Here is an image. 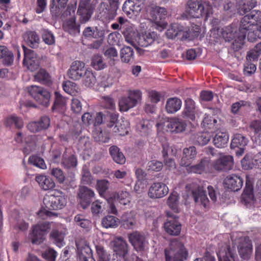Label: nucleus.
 <instances>
[{"mask_svg":"<svg viewBox=\"0 0 261 261\" xmlns=\"http://www.w3.org/2000/svg\"><path fill=\"white\" fill-rule=\"evenodd\" d=\"M186 11L193 17H204L207 20L213 13V7L208 1L189 0L187 3Z\"/></svg>","mask_w":261,"mask_h":261,"instance_id":"f257e3e1","label":"nucleus"},{"mask_svg":"<svg viewBox=\"0 0 261 261\" xmlns=\"http://www.w3.org/2000/svg\"><path fill=\"white\" fill-rule=\"evenodd\" d=\"M166 261H185L189 252L184 243L178 239L171 241L169 248L164 250Z\"/></svg>","mask_w":261,"mask_h":261,"instance_id":"f03ea898","label":"nucleus"},{"mask_svg":"<svg viewBox=\"0 0 261 261\" xmlns=\"http://www.w3.org/2000/svg\"><path fill=\"white\" fill-rule=\"evenodd\" d=\"M67 203L65 195L59 190H55L53 194L46 195L43 199V203L49 210H58L63 208Z\"/></svg>","mask_w":261,"mask_h":261,"instance_id":"7ed1b4c3","label":"nucleus"},{"mask_svg":"<svg viewBox=\"0 0 261 261\" xmlns=\"http://www.w3.org/2000/svg\"><path fill=\"white\" fill-rule=\"evenodd\" d=\"M187 192L190 193L194 202L204 208L209 205V200L207 198L206 191L203 188L195 182L188 184L186 186Z\"/></svg>","mask_w":261,"mask_h":261,"instance_id":"20e7f679","label":"nucleus"},{"mask_svg":"<svg viewBox=\"0 0 261 261\" xmlns=\"http://www.w3.org/2000/svg\"><path fill=\"white\" fill-rule=\"evenodd\" d=\"M254 28L261 34V11L253 10L245 15L241 20V30H249Z\"/></svg>","mask_w":261,"mask_h":261,"instance_id":"39448f33","label":"nucleus"},{"mask_svg":"<svg viewBox=\"0 0 261 261\" xmlns=\"http://www.w3.org/2000/svg\"><path fill=\"white\" fill-rule=\"evenodd\" d=\"M51 223L48 222H39L32 227V242L39 244L45 239V237L51 228Z\"/></svg>","mask_w":261,"mask_h":261,"instance_id":"423d86ee","label":"nucleus"},{"mask_svg":"<svg viewBox=\"0 0 261 261\" xmlns=\"http://www.w3.org/2000/svg\"><path fill=\"white\" fill-rule=\"evenodd\" d=\"M109 5L102 2L99 5L100 18L106 21L113 20L117 15L119 8L118 0H108Z\"/></svg>","mask_w":261,"mask_h":261,"instance_id":"0eeeda50","label":"nucleus"},{"mask_svg":"<svg viewBox=\"0 0 261 261\" xmlns=\"http://www.w3.org/2000/svg\"><path fill=\"white\" fill-rule=\"evenodd\" d=\"M28 89L29 94L39 104L45 107L48 106L50 94L47 90L35 85L31 86Z\"/></svg>","mask_w":261,"mask_h":261,"instance_id":"6e6552de","label":"nucleus"},{"mask_svg":"<svg viewBox=\"0 0 261 261\" xmlns=\"http://www.w3.org/2000/svg\"><path fill=\"white\" fill-rule=\"evenodd\" d=\"M238 253L243 259H248L252 253V242L247 236L242 237L235 240Z\"/></svg>","mask_w":261,"mask_h":261,"instance_id":"1a4fd4ad","label":"nucleus"},{"mask_svg":"<svg viewBox=\"0 0 261 261\" xmlns=\"http://www.w3.org/2000/svg\"><path fill=\"white\" fill-rule=\"evenodd\" d=\"M217 256L219 261H236L238 257L235 247L227 243L219 246Z\"/></svg>","mask_w":261,"mask_h":261,"instance_id":"9d476101","label":"nucleus"},{"mask_svg":"<svg viewBox=\"0 0 261 261\" xmlns=\"http://www.w3.org/2000/svg\"><path fill=\"white\" fill-rule=\"evenodd\" d=\"M24 52L23 63L28 69L33 71L37 69L40 65L39 59L37 54L32 49H29L22 45Z\"/></svg>","mask_w":261,"mask_h":261,"instance_id":"9b49d317","label":"nucleus"},{"mask_svg":"<svg viewBox=\"0 0 261 261\" xmlns=\"http://www.w3.org/2000/svg\"><path fill=\"white\" fill-rule=\"evenodd\" d=\"M151 17L154 23L161 29H165L168 23L165 19L167 15V11L165 8L155 6L151 11Z\"/></svg>","mask_w":261,"mask_h":261,"instance_id":"f8f14e48","label":"nucleus"},{"mask_svg":"<svg viewBox=\"0 0 261 261\" xmlns=\"http://www.w3.org/2000/svg\"><path fill=\"white\" fill-rule=\"evenodd\" d=\"M118 115L115 113L98 112L96 113L93 124L98 125L103 123L108 127H112L118 120Z\"/></svg>","mask_w":261,"mask_h":261,"instance_id":"ddd939ff","label":"nucleus"},{"mask_svg":"<svg viewBox=\"0 0 261 261\" xmlns=\"http://www.w3.org/2000/svg\"><path fill=\"white\" fill-rule=\"evenodd\" d=\"M169 192L168 187L164 183L156 182L153 183L148 191V196L152 199L161 198Z\"/></svg>","mask_w":261,"mask_h":261,"instance_id":"4468645a","label":"nucleus"},{"mask_svg":"<svg viewBox=\"0 0 261 261\" xmlns=\"http://www.w3.org/2000/svg\"><path fill=\"white\" fill-rule=\"evenodd\" d=\"M233 165V159L230 155H223L214 161L213 168L219 171H227L232 169Z\"/></svg>","mask_w":261,"mask_h":261,"instance_id":"2eb2a0df","label":"nucleus"},{"mask_svg":"<svg viewBox=\"0 0 261 261\" xmlns=\"http://www.w3.org/2000/svg\"><path fill=\"white\" fill-rule=\"evenodd\" d=\"M223 184L225 188L231 191H239L243 185V178L235 174L227 175L224 179Z\"/></svg>","mask_w":261,"mask_h":261,"instance_id":"dca6fc26","label":"nucleus"},{"mask_svg":"<svg viewBox=\"0 0 261 261\" xmlns=\"http://www.w3.org/2000/svg\"><path fill=\"white\" fill-rule=\"evenodd\" d=\"M86 70L84 63L75 61L72 63L68 71V76L73 80H79L83 76Z\"/></svg>","mask_w":261,"mask_h":261,"instance_id":"f3484780","label":"nucleus"},{"mask_svg":"<svg viewBox=\"0 0 261 261\" xmlns=\"http://www.w3.org/2000/svg\"><path fill=\"white\" fill-rule=\"evenodd\" d=\"M164 228L169 235L177 236L180 233L181 225L178 221L177 218L169 217L164 223Z\"/></svg>","mask_w":261,"mask_h":261,"instance_id":"a211bd4d","label":"nucleus"},{"mask_svg":"<svg viewBox=\"0 0 261 261\" xmlns=\"http://www.w3.org/2000/svg\"><path fill=\"white\" fill-rule=\"evenodd\" d=\"M94 196V193L93 190L85 186L80 188L78 197L80 204L84 209L89 206Z\"/></svg>","mask_w":261,"mask_h":261,"instance_id":"6ab92c4d","label":"nucleus"},{"mask_svg":"<svg viewBox=\"0 0 261 261\" xmlns=\"http://www.w3.org/2000/svg\"><path fill=\"white\" fill-rule=\"evenodd\" d=\"M197 152L194 146L185 148L183 149L182 156L180 162L181 166L188 167L191 165L195 160Z\"/></svg>","mask_w":261,"mask_h":261,"instance_id":"aec40b11","label":"nucleus"},{"mask_svg":"<svg viewBox=\"0 0 261 261\" xmlns=\"http://www.w3.org/2000/svg\"><path fill=\"white\" fill-rule=\"evenodd\" d=\"M128 240L137 251L144 249L145 238L143 234L138 231H134L128 235Z\"/></svg>","mask_w":261,"mask_h":261,"instance_id":"412c9836","label":"nucleus"},{"mask_svg":"<svg viewBox=\"0 0 261 261\" xmlns=\"http://www.w3.org/2000/svg\"><path fill=\"white\" fill-rule=\"evenodd\" d=\"M158 38L157 34L154 32L139 34L136 39L138 45L141 47H147L151 45Z\"/></svg>","mask_w":261,"mask_h":261,"instance_id":"4be33fe9","label":"nucleus"},{"mask_svg":"<svg viewBox=\"0 0 261 261\" xmlns=\"http://www.w3.org/2000/svg\"><path fill=\"white\" fill-rule=\"evenodd\" d=\"M248 139L241 134H237L234 135L232 139L230 147L231 148H239L237 154L242 155L244 152V147L247 144Z\"/></svg>","mask_w":261,"mask_h":261,"instance_id":"5701e85b","label":"nucleus"},{"mask_svg":"<svg viewBox=\"0 0 261 261\" xmlns=\"http://www.w3.org/2000/svg\"><path fill=\"white\" fill-rule=\"evenodd\" d=\"M143 5L134 3L132 1H126L122 7V10L127 16L138 15L140 12Z\"/></svg>","mask_w":261,"mask_h":261,"instance_id":"b1692460","label":"nucleus"},{"mask_svg":"<svg viewBox=\"0 0 261 261\" xmlns=\"http://www.w3.org/2000/svg\"><path fill=\"white\" fill-rule=\"evenodd\" d=\"M237 31L236 28L229 25L221 29H218L217 32L218 34L223 38L225 41L230 42L235 38L237 35Z\"/></svg>","mask_w":261,"mask_h":261,"instance_id":"393cba45","label":"nucleus"},{"mask_svg":"<svg viewBox=\"0 0 261 261\" xmlns=\"http://www.w3.org/2000/svg\"><path fill=\"white\" fill-rule=\"evenodd\" d=\"M166 126L171 132L179 133L185 130L187 124L181 119L174 118L169 121Z\"/></svg>","mask_w":261,"mask_h":261,"instance_id":"a878e982","label":"nucleus"},{"mask_svg":"<svg viewBox=\"0 0 261 261\" xmlns=\"http://www.w3.org/2000/svg\"><path fill=\"white\" fill-rule=\"evenodd\" d=\"M36 181L40 187L44 191L53 189L55 187L54 180L48 176L43 175H38L35 177Z\"/></svg>","mask_w":261,"mask_h":261,"instance_id":"bb28decb","label":"nucleus"},{"mask_svg":"<svg viewBox=\"0 0 261 261\" xmlns=\"http://www.w3.org/2000/svg\"><path fill=\"white\" fill-rule=\"evenodd\" d=\"M0 59L2 60L3 65L10 66L13 63V54L6 46L0 45Z\"/></svg>","mask_w":261,"mask_h":261,"instance_id":"cd10ccee","label":"nucleus"},{"mask_svg":"<svg viewBox=\"0 0 261 261\" xmlns=\"http://www.w3.org/2000/svg\"><path fill=\"white\" fill-rule=\"evenodd\" d=\"M35 81L40 84L50 86L53 83L51 76L44 69H40L34 75Z\"/></svg>","mask_w":261,"mask_h":261,"instance_id":"c85d7f7f","label":"nucleus"},{"mask_svg":"<svg viewBox=\"0 0 261 261\" xmlns=\"http://www.w3.org/2000/svg\"><path fill=\"white\" fill-rule=\"evenodd\" d=\"M68 0H51L50 11L53 16H58L66 7Z\"/></svg>","mask_w":261,"mask_h":261,"instance_id":"c756f323","label":"nucleus"},{"mask_svg":"<svg viewBox=\"0 0 261 261\" xmlns=\"http://www.w3.org/2000/svg\"><path fill=\"white\" fill-rule=\"evenodd\" d=\"M91 1V0H81L77 13L80 15H86L87 17H90L93 10Z\"/></svg>","mask_w":261,"mask_h":261,"instance_id":"7c9ffc66","label":"nucleus"},{"mask_svg":"<svg viewBox=\"0 0 261 261\" xmlns=\"http://www.w3.org/2000/svg\"><path fill=\"white\" fill-rule=\"evenodd\" d=\"M65 107L66 99L59 92H55V101L51 107L53 112L62 113Z\"/></svg>","mask_w":261,"mask_h":261,"instance_id":"2f4dec72","label":"nucleus"},{"mask_svg":"<svg viewBox=\"0 0 261 261\" xmlns=\"http://www.w3.org/2000/svg\"><path fill=\"white\" fill-rule=\"evenodd\" d=\"M77 261H95L93 257L92 251L89 246L85 245L79 250Z\"/></svg>","mask_w":261,"mask_h":261,"instance_id":"473e14b6","label":"nucleus"},{"mask_svg":"<svg viewBox=\"0 0 261 261\" xmlns=\"http://www.w3.org/2000/svg\"><path fill=\"white\" fill-rule=\"evenodd\" d=\"M185 107L182 112L184 117H187L191 120L195 119V102L191 98H187L185 101Z\"/></svg>","mask_w":261,"mask_h":261,"instance_id":"72a5a7b5","label":"nucleus"},{"mask_svg":"<svg viewBox=\"0 0 261 261\" xmlns=\"http://www.w3.org/2000/svg\"><path fill=\"white\" fill-rule=\"evenodd\" d=\"M65 31L72 35L80 33V25L76 23L75 17H71L64 23L63 25Z\"/></svg>","mask_w":261,"mask_h":261,"instance_id":"f704fd0d","label":"nucleus"},{"mask_svg":"<svg viewBox=\"0 0 261 261\" xmlns=\"http://www.w3.org/2000/svg\"><path fill=\"white\" fill-rule=\"evenodd\" d=\"M180 99L177 97L169 98L166 104V110L168 113H174L178 111L181 106Z\"/></svg>","mask_w":261,"mask_h":261,"instance_id":"c9c22d12","label":"nucleus"},{"mask_svg":"<svg viewBox=\"0 0 261 261\" xmlns=\"http://www.w3.org/2000/svg\"><path fill=\"white\" fill-rule=\"evenodd\" d=\"M229 136L226 132H218L213 139L214 145L218 148L225 147L228 142Z\"/></svg>","mask_w":261,"mask_h":261,"instance_id":"e433bc0d","label":"nucleus"},{"mask_svg":"<svg viewBox=\"0 0 261 261\" xmlns=\"http://www.w3.org/2000/svg\"><path fill=\"white\" fill-rule=\"evenodd\" d=\"M109 152L115 162L123 164L125 162V158L120 149L117 146L114 145L110 147Z\"/></svg>","mask_w":261,"mask_h":261,"instance_id":"4c0bfd02","label":"nucleus"},{"mask_svg":"<svg viewBox=\"0 0 261 261\" xmlns=\"http://www.w3.org/2000/svg\"><path fill=\"white\" fill-rule=\"evenodd\" d=\"M115 126L113 128L115 133H118L120 136L127 135L129 129V122L127 120H122L121 122L115 123Z\"/></svg>","mask_w":261,"mask_h":261,"instance_id":"58836bf2","label":"nucleus"},{"mask_svg":"<svg viewBox=\"0 0 261 261\" xmlns=\"http://www.w3.org/2000/svg\"><path fill=\"white\" fill-rule=\"evenodd\" d=\"M65 233L58 229H53L49 234L50 240L57 246H63Z\"/></svg>","mask_w":261,"mask_h":261,"instance_id":"ea45409f","label":"nucleus"},{"mask_svg":"<svg viewBox=\"0 0 261 261\" xmlns=\"http://www.w3.org/2000/svg\"><path fill=\"white\" fill-rule=\"evenodd\" d=\"M208 164V160L204 158L201 159L200 162L196 165L193 166L190 165L186 167L187 168L186 169L188 173L201 174L204 171L205 167L207 166Z\"/></svg>","mask_w":261,"mask_h":261,"instance_id":"a19ab883","label":"nucleus"},{"mask_svg":"<svg viewBox=\"0 0 261 261\" xmlns=\"http://www.w3.org/2000/svg\"><path fill=\"white\" fill-rule=\"evenodd\" d=\"M256 5V0H241L239 3L238 10L240 14L243 15L250 11Z\"/></svg>","mask_w":261,"mask_h":261,"instance_id":"79ce46f5","label":"nucleus"},{"mask_svg":"<svg viewBox=\"0 0 261 261\" xmlns=\"http://www.w3.org/2000/svg\"><path fill=\"white\" fill-rule=\"evenodd\" d=\"M83 34L86 38H102L104 36V31L97 27L94 28L87 27L85 29Z\"/></svg>","mask_w":261,"mask_h":261,"instance_id":"37998d69","label":"nucleus"},{"mask_svg":"<svg viewBox=\"0 0 261 261\" xmlns=\"http://www.w3.org/2000/svg\"><path fill=\"white\" fill-rule=\"evenodd\" d=\"M239 31L242 34L241 37H242L243 39H244L247 35V39L249 42H254L258 39L260 38V34L254 28H252L249 30H241L240 24Z\"/></svg>","mask_w":261,"mask_h":261,"instance_id":"c03bdc74","label":"nucleus"},{"mask_svg":"<svg viewBox=\"0 0 261 261\" xmlns=\"http://www.w3.org/2000/svg\"><path fill=\"white\" fill-rule=\"evenodd\" d=\"M113 250L119 256L124 257L128 252L127 244L122 240L116 241L113 247Z\"/></svg>","mask_w":261,"mask_h":261,"instance_id":"a18cd8bd","label":"nucleus"},{"mask_svg":"<svg viewBox=\"0 0 261 261\" xmlns=\"http://www.w3.org/2000/svg\"><path fill=\"white\" fill-rule=\"evenodd\" d=\"M25 40L27 44L32 48L38 47L40 38L36 32L29 31L25 36Z\"/></svg>","mask_w":261,"mask_h":261,"instance_id":"49530a36","label":"nucleus"},{"mask_svg":"<svg viewBox=\"0 0 261 261\" xmlns=\"http://www.w3.org/2000/svg\"><path fill=\"white\" fill-rule=\"evenodd\" d=\"M134 52L133 48L129 46H124L120 51L121 61L125 63H129L134 60Z\"/></svg>","mask_w":261,"mask_h":261,"instance_id":"de8ad7c7","label":"nucleus"},{"mask_svg":"<svg viewBox=\"0 0 261 261\" xmlns=\"http://www.w3.org/2000/svg\"><path fill=\"white\" fill-rule=\"evenodd\" d=\"M136 127L137 130L141 136H146L149 134L152 125L149 120L142 119L137 123Z\"/></svg>","mask_w":261,"mask_h":261,"instance_id":"09e8293b","label":"nucleus"},{"mask_svg":"<svg viewBox=\"0 0 261 261\" xmlns=\"http://www.w3.org/2000/svg\"><path fill=\"white\" fill-rule=\"evenodd\" d=\"M134 100L129 98L128 96H122L119 100V107L120 111L126 112L130 109L136 106L134 105Z\"/></svg>","mask_w":261,"mask_h":261,"instance_id":"8fccbe9b","label":"nucleus"},{"mask_svg":"<svg viewBox=\"0 0 261 261\" xmlns=\"http://www.w3.org/2000/svg\"><path fill=\"white\" fill-rule=\"evenodd\" d=\"M179 195L176 192L170 194L167 199V204L169 207L175 213H178Z\"/></svg>","mask_w":261,"mask_h":261,"instance_id":"3c124183","label":"nucleus"},{"mask_svg":"<svg viewBox=\"0 0 261 261\" xmlns=\"http://www.w3.org/2000/svg\"><path fill=\"white\" fill-rule=\"evenodd\" d=\"M91 66L97 70H102L107 67L102 57L99 55H94L92 57Z\"/></svg>","mask_w":261,"mask_h":261,"instance_id":"603ef678","label":"nucleus"},{"mask_svg":"<svg viewBox=\"0 0 261 261\" xmlns=\"http://www.w3.org/2000/svg\"><path fill=\"white\" fill-rule=\"evenodd\" d=\"M119 220L115 216H107L102 219V225L105 228L116 227L118 225Z\"/></svg>","mask_w":261,"mask_h":261,"instance_id":"864d4df0","label":"nucleus"},{"mask_svg":"<svg viewBox=\"0 0 261 261\" xmlns=\"http://www.w3.org/2000/svg\"><path fill=\"white\" fill-rule=\"evenodd\" d=\"M136 223L134 217L131 214L126 213L122 217V225L125 229H131Z\"/></svg>","mask_w":261,"mask_h":261,"instance_id":"5fc2aeb1","label":"nucleus"},{"mask_svg":"<svg viewBox=\"0 0 261 261\" xmlns=\"http://www.w3.org/2000/svg\"><path fill=\"white\" fill-rule=\"evenodd\" d=\"M62 87L64 91L71 95H76L78 93V87L73 82L69 81H65L63 83Z\"/></svg>","mask_w":261,"mask_h":261,"instance_id":"6e6d98bb","label":"nucleus"},{"mask_svg":"<svg viewBox=\"0 0 261 261\" xmlns=\"http://www.w3.org/2000/svg\"><path fill=\"white\" fill-rule=\"evenodd\" d=\"M7 126H11L13 125L18 129L21 128L23 126V122L21 118L15 116L8 117L5 121Z\"/></svg>","mask_w":261,"mask_h":261,"instance_id":"4d7b16f0","label":"nucleus"},{"mask_svg":"<svg viewBox=\"0 0 261 261\" xmlns=\"http://www.w3.org/2000/svg\"><path fill=\"white\" fill-rule=\"evenodd\" d=\"M217 120L208 115H205L202 121V124L206 129L211 130V132H214L216 127L215 126Z\"/></svg>","mask_w":261,"mask_h":261,"instance_id":"13d9d810","label":"nucleus"},{"mask_svg":"<svg viewBox=\"0 0 261 261\" xmlns=\"http://www.w3.org/2000/svg\"><path fill=\"white\" fill-rule=\"evenodd\" d=\"M181 29V25L177 23L172 24L171 28L167 30L166 35L169 39L178 38L179 31Z\"/></svg>","mask_w":261,"mask_h":261,"instance_id":"bf43d9fd","label":"nucleus"},{"mask_svg":"<svg viewBox=\"0 0 261 261\" xmlns=\"http://www.w3.org/2000/svg\"><path fill=\"white\" fill-rule=\"evenodd\" d=\"M253 190L252 182L248 176H246L245 188L242 194L243 198H247L249 199H252L253 197Z\"/></svg>","mask_w":261,"mask_h":261,"instance_id":"052dcab7","label":"nucleus"},{"mask_svg":"<svg viewBox=\"0 0 261 261\" xmlns=\"http://www.w3.org/2000/svg\"><path fill=\"white\" fill-rule=\"evenodd\" d=\"M84 84L86 86L92 87L96 83V79L92 71L87 69L83 74Z\"/></svg>","mask_w":261,"mask_h":261,"instance_id":"680f3d73","label":"nucleus"},{"mask_svg":"<svg viewBox=\"0 0 261 261\" xmlns=\"http://www.w3.org/2000/svg\"><path fill=\"white\" fill-rule=\"evenodd\" d=\"M29 227V224L20 217L18 218L15 221L13 224V228L18 231H26Z\"/></svg>","mask_w":261,"mask_h":261,"instance_id":"e2e57ef3","label":"nucleus"},{"mask_svg":"<svg viewBox=\"0 0 261 261\" xmlns=\"http://www.w3.org/2000/svg\"><path fill=\"white\" fill-rule=\"evenodd\" d=\"M29 163L42 169L46 168V165L44 160L37 155H33L30 156Z\"/></svg>","mask_w":261,"mask_h":261,"instance_id":"0e129e2a","label":"nucleus"},{"mask_svg":"<svg viewBox=\"0 0 261 261\" xmlns=\"http://www.w3.org/2000/svg\"><path fill=\"white\" fill-rule=\"evenodd\" d=\"M101 105L104 108L111 110H115L116 108L114 99L110 96L102 97Z\"/></svg>","mask_w":261,"mask_h":261,"instance_id":"69168bd1","label":"nucleus"},{"mask_svg":"<svg viewBox=\"0 0 261 261\" xmlns=\"http://www.w3.org/2000/svg\"><path fill=\"white\" fill-rule=\"evenodd\" d=\"M74 221L77 225L83 228H89L91 226V222L90 220L85 219L82 215H77L74 217Z\"/></svg>","mask_w":261,"mask_h":261,"instance_id":"338daca9","label":"nucleus"},{"mask_svg":"<svg viewBox=\"0 0 261 261\" xmlns=\"http://www.w3.org/2000/svg\"><path fill=\"white\" fill-rule=\"evenodd\" d=\"M96 251L98 257V261H109L110 255L109 254L101 245L95 246Z\"/></svg>","mask_w":261,"mask_h":261,"instance_id":"774afa93","label":"nucleus"}]
</instances>
